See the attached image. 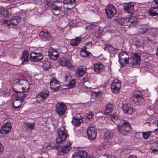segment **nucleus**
Returning <instances> with one entry per match:
<instances>
[{"mask_svg": "<svg viewBox=\"0 0 158 158\" xmlns=\"http://www.w3.org/2000/svg\"><path fill=\"white\" fill-rule=\"evenodd\" d=\"M14 84L13 89L15 93L12 95V98L16 99L20 98L22 100L24 99L29 91L30 85L28 81L17 79L14 80Z\"/></svg>", "mask_w": 158, "mask_h": 158, "instance_id": "obj_1", "label": "nucleus"}, {"mask_svg": "<svg viewBox=\"0 0 158 158\" xmlns=\"http://www.w3.org/2000/svg\"><path fill=\"white\" fill-rule=\"evenodd\" d=\"M118 121H120V124L117 125L118 131L123 135L127 133L130 129L131 125L128 122L124 121L118 120Z\"/></svg>", "mask_w": 158, "mask_h": 158, "instance_id": "obj_2", "label": "nucleus"}, {"mask_svg": "<svg viewBox=\"0 0 158 158\" xmlns=\"http://www.w3.org/2000/svg\"><path fill=\"white\" fill-rule=\"evenodd\" d=\"M21 17L19 16L13 17L10 20H2V24L6 26L12 27L18 24L21 21Z\"/></svg>", "mask_w": 158, "mask_h": 158, "instance_id": "obj_3", "label": "nucleus"}, {"mask_svg": "<svg viewBox=\"0 0 158 158\" xmlns=\"http://www.w3.org/2000/svg\"><path fill=\"white\" fill-rule=\"evenodd\" d=\"M119 63L123 67L126 66L129 63L130 58L128 53L125 52H121L118 55Z\"/></svg>", "mask_w": 158, "mask_h": 158, "instance_id": "obj_4", "label": "nucleus"}, {"mask_svg": "<svg viewBox=\"0 0 158 158\" xmlns=\"http://www.w3.org/2000/svg\"><path fill=\"white\" fill-rule=\"evenodd\" d=\"M62 3L60 1H55L51 5L52 13L55 15L59 14L62 11Z\"/></svg>", "mask_w": 158, "mask_h": 158, "instance_id": "obj_5", "label": "nucleus"}, {"mask_svg": "<svg viewBox=\"0 0 158 158\" xmlns=\"http://www.w3.org/2000/svg\"><path fill=\"white\" fill-rule=\"evenodd\" d=\"M67 134V131L65 130L64 127H61L56 139V142L59 143L64 141L66 138Z\"/></svg>", "mask_w": 158, "mask_h": 158, "instance_id": "obj_6", "label": "nucleus"}, {"mask_svg": "<svg viewBox=\"0 0 158 158\" xmlns=\"http://www.w3.org/2000/svg\"><path fill=\"white\" fill-rule=\"evenodd\" d=\"M121 86V82L118 79H115L111 83L110 85L112 92L115 94L118 93Z\"/></svg>", "mask_w": 158, "mask_h": 158, "instance_id": "obj_7", "label": "nucleus"}, {"mask_svg": "<svg viewBox=\"0 0 158 158\" xmlns=\"http://www.w3.org/2000/svg\"><path fill=\"white\" fill-rule=\"evenodd\" d=\"M105 11L107 17L111 19L116 13V10L113 5L110 4L106 7Z\"/></svg>", "mask_w": 158, "mask_h": 158, "instance_id": "obj_8", "label": "nucleus"}, {"mask_svg": "<svg viewBox=\"0 0 158 158\" xmlns=\"http://www.w3.org/2000/svg\"><path fill=\"white\" fill-rule=\"evenodd\" d=\"M87 133L89 140H93L96 139L97 136V131L93 126L90 125L87 128Z\"/></svg>", "mask_w": 158, "mask_h": 158, "instance_id": "obj_9", "label": "nucleus"}, {"mask_svg": "<svg viewBox=\"0 0 158 158\" xmlns=\"http://www.w3.org/2000/svg\"><path fill=\"white\" fill-rule=\"evenodd\" d=\"M56 108V113L59 116H61L65 114L67 107L64 103L61 102L57 104Z\"/></svg>", "mask_w": 158, "mask_h": 158, "instance_id": "obj_10", "label": "nucleus"}, {"mask_svg": "<svg viewBox=\"0 0 158 158\" xmlns=\"http://www.w3.org/2000/svg\"><path fill=\"white\" fill-rule=\"evenodd\" d=\"M60 83L55 78L52 77L50 82V88L53 91H56L60 88Z\"/></svg>", "mask_w": 158, "mask_h": 158, "instance_id": "obj_11", "label": "nucleus"}, {"mask_svg": "<svg viewBox=\"0 0 158 158\" xmlns=\"http://www.w3.org/2000/svg\"><path fill=\"white\" fill-rule=\"evenodd\" d=\"M12 128V126L10 123H5L1 127L0 133L1 134L4 135L9 133Z\"/></svg>", "mask_w": 158, "mask_h": 158, "instance_id": "obj_12", "label": "nucleus"}, {"mask_svg": "<svg viewBox=\"0 0 158 158\" xmlns=\"http://www.w3.org/2000/svg\"><path fill=\"white\" fill-rule=\"evenodd\" d=\"M48 56L51 60H55L58 58L59 54L56 49L50 48L48 51Z\"/></svg>", "mask_w": 158, "mask_h": 158, "instance_id": "obj_13", "label": "nucleus"}, {"mask_svg": "<svg viewBox=\"0 0 158 158\" xmlns=\"http://www.w3.org/2000/svg\"><path fill=\"white\" fill-rule=\"evenodd\" d=\"M81 116L79 114H76L72 119V123L75 126H79L82 122Z\"/></svg>", "mask_w": 158, "mask_h": 158, "instance_id": "obj_14", "label": "nucleus"}, {"mask_svg": "<svg viewBox=\"0 0 158 158\" xmlns=\"http://www.w3.org/2000/svg\"><path fill=\"white\" fill-rule=\"evenodd\" d=\"M31 59L34 61H39L42 59L43 56L40 53H36L35 52H32L30 53Z\"/></svg>", "mask_w": 158, "mask_h": 158, "instance_id": "obj_15", "label": "nucleus"}, {"mask_svg": "<svg viewBox=\"0 0 158 158\" xmlns=\"http://www.w3.org/2000/svg\"><path fill=\"white\" fill-rule=\"evenodd\" d=\"M132 98L135 102L141 101L143 99L142 93L138 90L134 91Z\"/></svg>", "mask_w": 158, "mask_h": 158, "instance_id": "obj_16", "label": "nucleus"}, {"mask_svg": "<svg viewBox=\"0 0 158 158\" xmlns=\"http://www.w3.org/2000/svg\"><path fill=\"white\" fill-rule=\"evenodd\" d=\"M71 145V142H69L65 146L62 147L60 150V155H63L68 152L72 148Z\"/></svg>", "mask_w": 158, "mask_h": 158, "instance_id": "obj_17", "label": "nucleus"}, {"mask_svg": "<svg viewBox=\"0 0 158 158\" xmlns=\"http://www.w3.org/2000/svg\"><path fill=\"white\" fill-rule=\"evenodd\" d=\"M75 2V0H64V8L67 10H70L74 6Z\"/></svg>", "mask_w": 158, "mask_h": 158, "instance_id": "obj_18", "label": "nucleus"}, {"mask_svg": "<svg viewBox=\"0 0 158 158\" xmlns=\"http://www.w3.org/2000/svg\"><path fill=\"white\" fill-rule=\"evenodd\" d=\"M140 56L137 53H133L131 55V63L133 65L139 64L140 62Z\"/></svg>", "mask_w": 158, "mask_h": 158, "instance_id": "obj_19", "label": "nucleus"}, {"mask_svg": "<svg viewBox=\"0 0 158 158\" xmlns=\"http://www.w3.org/2000/svg\"><path fill=\"white\" fill-rule=\"evenodd\" d=\"M87 152L85 151H79L74 154L72 158H86Z\"/></svg>", "mask_w": 158, "mask_h": 158, "instance_id": "obj_20", "label": "nucleus"}, {"mask_svg": "<svg viewBox=\"0 0 158 158\" xmlns=\"http://www.w3.org/2000/svg\"><path fill=\"white\" fill-rule=\"evenodd\" d=\"M59 63L62 65L66 66L67 68H72V65L69 60L65 58H62L59 61Z\"/></svg>", "mask_w": 158, "mask_h": 158, "instance_id": "obj_21", "label": "nucleus"}, {"mask_svg": "<svg viewBox=\"0 0 158 158\" xmlns=\"http://www.w3.org/2000/svg\"><path fill=\"white\" fill-rule=\"evenodd\" d=\"M104 66L101 63H98L95 64L94 66V71L97 73L101 72L104 69Z\"/></svg>", "mask_w": 158, "mask_h": 158, "instance_id": "obj_22", "label": "nucleus"}, {"mask_svg": "<svg viewBox=\"0 0 158 158\" xmlns=\"http://www.w3.org/2000/svg\"><path fill=\"white\" fill-rule=\"evenodd\" d=\"M134 4L133 2H130L126 4L124 7L125 10L128 13L132 12L134 10Z\"/></svg>", "mask_w": 158, "mask_h": 158, "instance_id": "obj_23", "label": "nucleus"}, {"mask_svg": "<svg viewBox=\"0 0 158 158\" xmlns=\"http://www.w3.org/2000/svg\"><path fill=\"white\" fill-rule=\"evenodd\" d=\"M40 37L44 40L50 38L51 37L50 34L46 30L42 31L39 34Z\"/></svg>", "mask_w": 158, "mask_h": 158, "instance_id": "obj_24", "label": "nucleus"}, {"mask_svg": "<svg viewBox=\"0 0 158 158\" xmlns=\"http://www.w3.org/2000/svg\"><path fill=\"white\" fill-rule=\"evenodd\" d=\"M11 99L13 100H15V102L12 104V107L15 109H17L20 107V106L22 104V102L23 100H22L20 98H18L17 99H13L11 98Z\"/></svg>", "mask_w": 158, "mask_h": 158, "instance_id": "obj_25", "label": "nucleus"}, {"mask_svg": "<svg viewBox=\"0 0 158 158\" xmlns=\"http://www.w3.org/2000/svg\"><path fill=\"white\" fill-rule=\"evenodd\" d=\"M104 49H107L110 53L112 54H115L117 52V50L116 48L113 47L109 44H106Z\"/></svg>", "mask_w": 158, "mask_h": 158, "instance_id": "obj_26", "label": "nucleus"}, {"mask_svg": "<svg viewBox=\"0 0 158 158\" xmlns=\"http://www.w3.org/2000/svg\"><path fill=\"white\" fill-rule=\"evenodd\" d=\"M86 69L84 67L80 66L77 69L76 72L77 76L80 77L85 74Z\"/></svg>", "mask_w": 158, "mask_h": 158, "instance_id": "obj_27", "label": "nucleus"}, {"mask_svg": "<svg viewBox=\"0 0 158 158\" xmlns=\"http://www.w3.org/2000/svg\"><path fill=\"white\" fill-rule=\"evenodd\" d=\"M29 58V53L27 51H24L22 55L21 60L23 62L22 64H26L27 61Z\"/></svg>", "mask_w": 158, "mask_h": 158, "instance_id": "obj_28", "label": "nucleus"}, {"mask_svg": "<svg viewBox=\"0 0 158 158\" xmlns=\"http://www.w3.org/2000/svg\"><path fill=\"white\" fill-rule=\"evenodd\" d=\"M123 112L129 114H131L133 112V109L131 105L127 104H125L123 105Z\"/></svg>", "mask_w": 158, "mask_h": 158, "instance_id": "obj_29", "label": "nucleus"}, {"mask_svg": "<svg viewBox=\"0 0 158 158\" xmlns=\"http://www.w3.org/2000/svg\"><path fill=\"white\" fill-rule=\"evenodd\" d=\"M113 136V133L110 131H107L104 134V140L112 141Z\"/></svg>", "mask_w": 158, "mask_h": 158, "instance_id": "obj_30", "label": "nucleus"}, {"mask_svg": "<svg viewBox=\"0 0 158 158\" xmlns=\"http://www.w3.org/2000/svg\"><path fill=\"white\" fill-rule=\"evenodd\" d=\"M81 40V38L79 37H76L75 39L71 40L70 43V45L73 46H76L80 42Z\"/></svg>", "mask_w": 158, "mask_h": 158, "instance_id": "obj_31", "label": "nucleus"}, {"mask_svg": "<svg viewBox=\"0 0 158 158\" xmlns=\"http://www.w3.org/2000/svg\"><path fill=\"white\" fill-rule=\"evenodd\" d=\"M127 18H123L119 20V22L122 26H124L125 28L129 27V24L128 23Z\"/></svg>", "mask_w": 158, "mask_h": 158, "instance_id": "obj_32", "label": "nucleus"}, {"mask_svg": "<svg viewBox=\"0 0 158 158\" xmlns=\"http://www.w3.org/2000/svg\"><path fill=\"white\" fill-rule=\"evenodd\" d=\"M148 26L146 24L140 26L139 29V32L141 34H143L147 31Z\"/></svg>", "mask_w": 158, "mask_h": 158, "instance_id": "obj_33", "label": "nucleus"}, {"mask_svg": "<svg viewBox=\"0 0 158 158\" xmlns=\"http://www.w3.org/2000/svg\"><path fill=\"white\" fill-rule=\"evenodd\" d=\"M148 14L152 16L158 15V8L156 7H151L148 12Z\"/></svg>", "mask_w": 158, "mask_h": 158, "instance_id": "obj_34", "label": "nucleus"}, {"mask_svg": "<svg viewBox=\"0 0 158 158\" xmlns=\"http://www.w3.org/2000/svg\"><path fill=\"white\" fill-rule=\"evenodd\" d=\"M113 110L112 106L111 104H108L106 106V109L104 111V114L106 115H109Z\"/></svg>", "mask_w": 158, "mask_h": 158, "instance_id": "obj_35", "label": "nucleus"}, {"mask_svg": "<svg viewBox=\"0 0 158 158\" xmlns=\"http://www.w3.org/2000/svg\"><path fill=\"white\" fill-rule=\"evenodd\" d=\"M25 126L26 128L27 129V131L29 130V131L34 129V123H25Z\"/></svg>", "mask_w": 158, "mask_h": 158, "instance_id": "obj_36", "label": "nucleus"}, {"mask_svg": "<svg viewBox=\"0 0 158 158\" xmlns=\"http://www.w3.org/2000/svg\"><path fill=\"white\" fill-rule=\"evenodd\" d=\"M10 10H7L6 9L4 8H1L0 9V13L2 15H6V16H9L11 14H9Z\"/></svg>", "mask_w": 158, "mask_h": 158, "instance_id": "obj_37", "label": "nucleus"}, {"mask_svg": "<svg viewBox=\"0 0 158 158\" xmlns=\"http://www.w3.org/2000/svg\"><path fill=\"white\" fill-rule=\"evenodd\" d=\"M90 54V52H88L86 49L82 48L80 52V55L81 56L85 57L88 56Z\"/></svg>", "mask_w": 158, "mask_h": 158, "instance_id": "obj_38", "label": "nucleus"}, {"mask_svg": "<svg viewBox=\"0 0 158 158\" xmlns=\"http://www.w3.org/2000/svg\"><path fill=\"white\" fill-rule=\"evenodd\" d=\"M112 141L104 140V142L102 146V147L105 149L109 148L111 144Z\"/></svg>", "mask_w": 158, "mask_h": 158, "instance_id": "obj_39", "label": "nucleus"}, {"mask_svg": "<svg viewBox=\"0 0 158 158\" xmlns=\"http://www.w3.org/2000/svg\"><path fill=\"white\" fill-rule=\"evenodd\" d=\"M151 149L152 151L155 154L158 153V142H155L153 143Z\"/></svg>", "mask_w": 158, "mask_h": 158, "instance_id": "obj_40", "label": "nucleus"}, {"mask_svg": "<svg viewBox=\"0 0 158 158\" xmlns=\"http://www.w3.org/2000/svg\"><path fill=\"white\" fill-rule=\"evenodd\" d=\"M40 94L45 99L48 96L49 92L48 90H45L40 92Z\"/></svg>", "mask_w": 158, "mask_h": 158, "instance_id": "obj_41", "label": "nucleus"}, {"mask_svg": "<svg viewBox=\"0 0 158 158\" xmlns=\"http://www.w3.org/2000/svg\"><path fill=\"white\" fill-rule=\"evenodd\" d=\"M36 100L37 102L40 103L41 102L44 101L45 99L41 96L39 93L36 96Z\"/></svg>", "mask_w": 158, "mask_h": 158, "instance_id": "obj_42", "label": "nucleus"}, {"mask_svg": "<svg viewBox=\"0 0 158 158\" xmlns=\"http://www.w3.org/2000/svg\"><path fill=\"white\" fill-rule=\"evenodd\" d=\"M92 44L91 42H88L85 44L83 48L87 50L90 49L92 48Z\"/></svg>", "mask_w": 158, "mask_h": 158, "instance_id": "obj_43", "label": "nucleus"}, {"mask_svg": "<svg viewBox=\"0 0 158 158\" xmlns=\"http://www.w3.org/2000/svg\"><path fill=\"white\" fill-rule=\"evenodd\" d=\"M50 67V64L49 61H46L43 63V68L44 69L47 70Z\"/></svg>", "mask_w": 158, "mask_h": 158, "instance_id": "obj_44", "label": "nucleus"}, {"mask_svg": "<svg viewBox=\"0 0 158 158\" xmlns=\"http://www.w3.org/2000/svg\"><path fill=\"white\" fill-rule=\"evenodd\" d=\"M89 84H88V85H87L86 84H84L82 85V90L85 92L90 91L91 90V88L89 87Z\"/></svg>", "mask_w": 158, "mask_h": 158, "instance_id": "obj_45", "label": "nucleus"}, {"mask_svg": "<svg viewBox=\"0 0 158 158\" xmlns=\"http://www.w3.org/2000/svg\"><path fill=\"white\" fill-rule=\"evenodd\" d=\"M152 132L151 131L148 132H143L142 135L143 137L145 139H148L150 136V134Z\"/></svg>", "mask_w": 158, "mask_h": 158, "instance_id": "obj_46", "label": "nucleus"}, {"mask_svg": "<svg viewBox=\"0 0 158 158\" xmlns=\"http://www.w3.org/2000/svg\"><path fill=\"white\" fill-rule=\"evenodd\" d=\"M76 81L74 79H72L68 84L67 86L68 88H71L75 85Z\"/></svg>", "mask_w": 158, "mask_h": 158, "instance_id": "obj_47", "label": "nucleus"}, {"mask_svg": "<svg viewBox=\"0 0 158 158\" xmlns=\"http://www.w3.org/2000/svg\"><path fill=\"white\" fill-rule=\"evenodd\" d=\"M127 22L129 24V27L131 25V24H134V23H135V18L133 17H131L130 18H127Z\"/></svg>", "mask_w": 158, "mask_h": 158, "instance_id": "obj_48", "label": "nucleus"}, {"mask_svg": "<svg viewBox=\"0 0 158 158\" xmlns=\"http://www.w3.org/2000/svg\"><path fill=\"white\" fill-rule=\"evenodd\" d=\"M53 148V147H52L50 145H48L47 146V147L45 146L43 147L41 149V151L42 153H44L46 152V151L47 150V149H49Z\"/></svg>", "mask_w": 158, "mask_h": 158, "instance_id": "obj_49", "label": "nucleus"}, {"mask_svg": "<svg viewBox=\"0 0 158 158\" xmlns=\"http://www.w3.org/2000/svg\"><path fill=\"white\" fill-rule=\"evenodd\" d=\"M89 79L87 77H83L82 79V83L84 84H86L88 85V84H89V83L88 82Z\"/></svg>", "mask_w": 158, "mask_h": 158, "instance_id": "obj_50", "label": "nucleus"}, {"mask_svg": "<svg viewBox=\"0 0 158 158\" xmlns=\"http://www.w3.org/2000/svg\"><path fill=\"white\" fill-rule=\"evenodd\" d=\"M94 116V114L92 112H89L88 114H86V118L88 119H90L91 118Z\"/></svg>", "mask_w": 158, "mask_h": 158, "instance_id": "obj_51", "label": "nucleus"}, {"mask_svg": "<svg viewBox=\"0 0 158 158\" xmlns=\"http://www.w3.org/2000/svg\"><path fill=\"white\" fill-rule=\"evenodd\" d=\"M118 116L116 114H113L111 117V119L114 122L115 120L117 119Z\"/></svg>", "mask_w": 158, "mask_h": 158, "instance_id": "obj_52", "label": "nucleus"}, {"mask_svg": "<svg viewBox=\"0 0 158 158\" xmlns=\"http://www.w3.org/2000/svg\"><path fill=\"white\" fill-rule=\"evenodd\" d=\"M95 27L96 26L94 24V23H92L88 26V27L90 29H94Z\"/></svg>", "mask_w": 158, "mask_h": 158, "instance_id": "obj_53", "label": "nucleus"}, {"mask_svg": "<svg viewBox=\"0 0 158 158\" xmlns=\"http://www.w3.org/2000/svg\"><path fill=\"white\" fill-rule=\"evenodd\" d=\"M64 80L66 82H67L68 81L67 79L69 78V77H70L69 74H65V75H64Z\"/></svg>", "mask_w": 158, "mask_h": 158, "instance_id": "obj_54", "label": "nucleus"}, {"mask_svg": "<svg viewBox=\"0 0 158 158\" xmlns=\"http://www.w3.org/2000/svg\"><path fill=\"white\" fill-rule=\"evenodd\" d=\"M153 125L155 126L158 127V120H155L153 122Z\"/></svg>", "mask_w": 158, "mask_h": 158, "instance_id": "obj_55", "label": "nucleus"}, {"mask_svg": "<svg viewBox=\"0 0 158 158\" xmlns=\"http://www.w3.org/2000/svg\"><path fill=\"white\" fill-rule=\"evenodd\" d=\"M3 151V146L0 143V154H1Z\"/></svg>", "mask_w": 158, "mask_h": 158, "instance_id": "obj_56", "label": "nucleus"}, {"mask_svg": "<svg viewBox=\"0 0 158 158\" xmlns=\"http://www.w3.org/2000/svg\"><path fill=\"white\" fill-rule=\"evenodd\" d=\"M105 156L107 157H108V158H116L115 156H112V155H108L107 154H106L105 155Z\"/></svg>", "mask_w": 158, "mask_h": 158, "instance_id": "obj_57", "label": "nucleus"}, {"mask_svg": "<svg viewBox=\"0 0 158 158\" xmlns=\"http://www.w3.org/2000/svg\"><path fill=\"white\" fill-rule=\"evenodd\" d=\"M128 158H136V157L134 155H132L130 156Z\"/></svg>", "mask_w": 158, "mask_h": 158, "instance_id": "obj_58", "label": "nucleus"}, {"mask_svg": "<svg viewBox=\"0 0 158 158\" xmlns=\"http://www.w3.org/2000/svg\"><path fill=\"white\" fill-rule=\"evenodd\" d=\"M153 132H155V134L158 133V129H155V130L153 131Z\"/></svg>", "mask_w": 158, "mask_h": 158, "instance_id": "obj_59", "label": "nucleus"}, {"mask_svg": "<svg viewBox=\"0 0 158 158\" xmlns=\"http://www.w3.org/2000/svg\"><path fill=\"white\" fill-rule=\"evenodd\" d=\"M17 158H26V157L24 156H21L17 157Z\"/></svg>", "mask_w": 158, "mask_h": 158, "instance_id": "obj_60", "label": "nucleus"}, {"mask_svg": "<svg viewBox=\"0 0 158 158\" xmlns=\"http://www.w3.org/2000/svg\"><path fill=\"white\" fill-rule=\"evenodd\" d=\"M154 1L156 4H158V0H154Z\"/></svg>", "mask_w": 158, "mask_h": 158, "instance_id": "obj_61", "label": "nucleus"}, {"mask_svg": "<svg viewBox=\"0 0 158 158\" xmlns=\"http://www.w3.org/2000/svg\"><path fill=\"white\" fill-rule=\"evenodd\" d=\"M157 51L156 52V55L158 56V48H157Z\"/></svg>", "mask_w": 158, "mask_h": 158, "instance_id": "obj_62", "label": "nucleus"}, {"mask_svg": "<svg viewBox=\"0 0 158 158\" xmlns=\"http://www.w3.org/2000/svg\"><path fill=\"white\" fill-rule=\"evenodd\" d=\"M149 126L150 125V123L149 122H147L146 123Z\"/></svg>", "mask_w": 158, "mask_h": 158, "instance_id": "obj_63", "label": "nucleus"}, {"mask_svg": "<svg viewBox=\"0 0 158 158\" xmlns=\"http://www.w3.org/2000/svg\"><path fill=\"white\" fill-rule=\"evenodd\" d=\"M88 158H93V157H88Z\"/></svg>", "mask_w": 158, "mask_h": 158, "instance_id": "obj_64", "label": "nucleus"}]
</instances>
